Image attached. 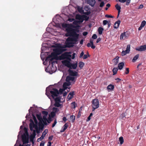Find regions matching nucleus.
Segmentation results:
<instances>
[{"label": "nucleus", "mask_w": 146, "mask_h": 146, "mask_svg": "<svg viewBox=\"0 0 146 146\" xmlns=\"http://www.w3.org/2000/svg\"><path fill=\"white\" fill-rule=\"evenodd\" d=\"M124 66V63L123 62L120 63L118 65V67L119 69L121 70L123 68Z\"/></svg>", "instance_id": "23"}, {"label": "nucleus", "mask_w": 146, "mask_h": 146, "mask_svg": "<svg viewBox=\"0 0 146 146\" xmlns=\"http://www.w3.org/2000/svg\"><path fill=\"white\" fill-rule=\"evenodd\" d=\"M53 51L56 53H58L60 51V50L59 49H54Z\"/></svg>", "instance_id": "53"}, {"label": "nucleus", "mask_w": 146, "mask_h": 146, "mask_svg": "<svg viewBox=\"0 0 146 146\" xmlns=\"http://www.w3.org/2000/svg\"><path fill=\"white\" fill-rule=\"evenodd\" d=\"M52 110L53 111V112H55V113L59 111V110L58 108L55 107H53L52 108Z\"/></svg>", "instance_id": "37"}, {"label": "nucleus", "mask_w": 146, "mask_h": 146, "mask_svg": "<svg viewBox=\"0 0 146 146\" xmlns=\"http://www.w3.org/2000/svg\"><path fill=\"white\" fill-rule=\"evenodd\" d=\"M29 134L27 131L22 136V140L23 144L27 143L29 142Z\"/></svg>", "instance_id": "5"}, {"label": "nucleus", "mask_w": 146, "mask_h": 146, "mask_svg": "<svg viewBox=\"0 0 146 146\" xmlns=\"http://www.w3.org/2000/svg\"><path fill=\"white\" fill-rule=\"evenodd\" d=\"M50 114L52 117H53L55 115V113L54 112H52Z\"/></svg>", "instance_id": "58"}, {"label": "nucleus", "mask_w": 146, "mask_h": 146, "mask_svg": "<svg viewBox=\"0 0 146 146\" xmlns=\"http://www.w3.org/2000/svg\"><path fill=\"white\" fill-rule=\"evenodd\" d=\"M77 62H76L75 64H72L70 63V68H69L70 69H71L72 68L74 69H76L77 66Z\"/></svg>", "instance_id": "17"}, {"label": "nucleus", "mask_w": 146, "mask_h": 146, "mask_svg": "<svg viewBox=\"0 0 146 146\" xmlns=\"http://www.w3.org/2000/svg\"><path fill=\"white\" fill-rule=\"evenodd\" d=\"M66 31L68 33H70L72 37H69L66 39V45L67 47L68 48L72 47L74 46L73 44L76 43V42L78 38L79 35L75 33L68 32V31Z\"/></svg>", "instance_id": "1"}, {"label": "nucleus", "mask_w": 146, "mask_h": 146, "mask_svg": "<svg viewBox=\"0 0 146 146\" xmlns=\"http://www.w3.org/2000/svg\"><path fill=\"white\" fill-rule=\"evenodd\" d=\"M38 119L39 120V126L40 127H42L43 128L44 127V124L42 123V118L40 114H37L36 115Z\"/></svg>", "instance_id": "9"}, {"label": "nucleus", "mask_w": 146, "mask_h": 146, "mask_svg": "<svg viewBox=\"0 0 146 146\" xmlns=\"http://www.w3.org/2000/svg\"><path fill=\"white\" fill-rule=\"evenodd\" d=\"M30 123L29 124V128L31 131H32L33 130V128H34L36 129H38V124H35L33 120L32 119H30Z\"/></svg>", "instance_id": "6"}, {"label": "nucleus", "mask_w": 146, "mask_h": 146, "mask_svg": "<svg viewBox=\"0 0 146 146\" xmlns=\"http://www.w3.org/2000/svg\"><path fill=\"white\" fill-rule=\"evenodd\" d=\"M74 95V92H70L68 95V96L69 97L70 96L72 97H73V95Z\"/></svg>", "instance_id": "45"}, {"label": "nucleus", "mask_w": 146, "mask_h": 146, "mask_svg": "<svg viewBox=\"0 0 146 146\" xmlns=\"http://www.w3.org/2000/svg\"><path fill=\"white\" fill-rule=\"evenodd\" d=\"M114 88V85L110 84V91L112 90H113Z\"/></svg>", "instance_id": "43"}, {"label": "nucleus", "mask_w": 146, "mask_h": 146, "mask_svg": "<svg viewBox=\"0 0 146 146\" xmlns=\"http://www.w3.org/2000/svg\"><path fill=\"white\" fill-rule=\"evenodd\" d=\"M70 119L72 122H74L75 120V117L73 115H71L70 116Z\"/></svg>", "instance_id": "34"}, {"label": "nucleus", "mask_w": 146, "mask_h": 146, "mask_svg": "<svg viewBox=\"0 0 146 146\" xmlns=\"http://www.w3.org/2000/svg\"><path fill=\"white\" fill-rule=\"evenodd\" d=\"M92 111L99 107V101L98 99H95L93 100L92 102Z\"/></svg>", "instance_id": "4"}, {"label": "nucleus", "mask_w": 146, "mask_h": 146, "mask_svg": "<svg viewBox=\"0 0 146 146\" xmlns=\"http://www.w3.org/2000/svg\"><path fill=\"white\" fill-rule=\"evenodd\" d=\"M35 137V136H34V135H31L29 137L30 141L32 142L33 143H34L33 139Z\"/></svg>", "instance_id": "28"}, {"label": "nucleus", "mask_w": 146, "mask_h": 146, "mask_svg": "<svg viewBox=\"0 0 146 146\" xmlns=\"http://www.w3.org/2000/svg\"><path fill=\"white\" fill-rule=\"evenodd\" d=\"M72 57L71 55L69 54L68 53L65 52L62 54L58 57V59L62 60L66 59L69 61L71 60V58Z\"/></svg>", "instance_id": "2"}, {"label": "nucleus", "mask_w": 146, "mask_h": 146, "mask_svg": "<svg viewBox=\"0 0 146 146\" xmlns=\"http://www.w3.org/2000/svg\"><path fill=\"white\" fill-rule=\"evenodd\" d=\"M70 61H69L67 60H65L62 61V63L65 66L68 68H70Z\"/></svg>", "instance_id": "13"}, {"label": "nucleus", "mask_w": 146, "mask_h": 146, "mask_svg": "<svg viewBox=\"0 0 146 146\" xmlns=\"http://www.w3.org/2000/svg\"><path fill=\"white\" fill-rule=\"evenodd\" d=\"M55 56V54L54 52H52L50 55H49L46 58V60H49V63L52 62V61L54 59V58H52V57L54 56Z\"/></svg>", "instance_id": "10"}, {"label": "nucleus", "mask_w": 146, "mask_h": 146, "mask_svg": "<svg viewBox=\"0 0 146 146\" xmlns=\"http://www.w3.org/2000/svg\"><path fill=\"white\" fill-rule=\"evenodd\" d=\"M49 92L53 99H54L55 97L58 96L59 94V92L58 89L55 88L49 89Z\"/></svg>", "instance_id": "3"}, {"label": "nucleus", "mask_w": 146, "mask_h": 146, "mask_svg": "<svg viewBox=\"0 0 146 146\" xmlns=\"http://www.w3.org/2000/svg\"><path fill=\"white\" fill-rule=\"evenodd\" d=\"M45 143L44 141H42L40 143L39 146H44Z\"/></svg>", "instance_id": "56"}, {"label": "nucleus", "mask_w": 146, "mask_h": 146, "mask_svg": "<svg viewBox=\"0 0 146 146\" xmlns=\"http://www.w3.org/2000/svg\"><path fill=\"white\" fill-rule=\"evenodd\" d=\"M104 3L103 1L100 4V7H102L104 5Z\"/></svg>", "instance_id": "51"}, {"label": "nucleus", "mask_w": 146, "mask_h": 146, "mask_svg": "<svg viewBox=\"0 0 146 146\" xmlns=\"http://www.w3.org/2000/svg\"><path fill=\"white\" fill-rule=\"evenodd\" d=\"M121 21L119 20H118L116 21L114 25V27L115 28H118L119 26Z\"/></svg>", "instance_id": "18"}, {"label": "nucleus", "mask_w": 146, "mask_h": 146, "mask_svg": "<svg viewBox=\"0 0 146 146\" xmlns=\"http://www.w3.org/2000/svg\"><path fill=\"white\" fill-rule=\"evenodd\" d=\"M103 25H105L108 23V27H110V24L108 23V21L107 20H104L103 21Z\"/></svg>", "instance_id": "35"}, {"label": "nucleus", "mask_w": 146, "mask_h": 146, "mask_svg": "<svg viewBox=\"0 0 146 146\" xmlns=\"http://www.w3.org/2000/svg\"><path fill=\"white\" fill-rule=\"evenodd\" d=\"M103 30V29L101 27H99L98 29V31L99 34L100 35H101L102 34V31Z\"/></svg>", "instance_id": "30"}, {"label": "nucleus", "mask_w": 146, "mask_h": 146, "mask_svg": "<svg viewBox=\"0 0 146 146\" xmlns=\"http://www.w3.org/2000/svg\"><path fill=\"white\" fill-rule=\"evenodd\" d=\"M70 82H64L63 84V87L65 90L66 89L67 86H70Z\"/></svg>", "instance_id": "22"}, {"label": "nucleus", "mask_w": 146, "mask_h": 146, "mask_svg": "<svg viewBox=\"0 0 146 146\" xmlns=\"http://www.w3.org/2000/svg\"><path fill=\"white\" fill-rule=\"evenodd\" d=\"M116 8L117 10H119L121 9V7L120 6L118 5V4H117L115 5Z\"/></svg>", "instance_id": "41"}, {"label": "nucleus", "mask_w": 146, "mask_h": 146, "mask_svg": "<svg viewBox=\"0 0 146 146\" xmlns=\"http://www.w3.org/2000/svg\"><path fill=\"white\" fill-rule=\"evenodd\" d=\"M82 34L83 36H86L88 34V33L87 32H84Z\"/></svg>", "instance_id": "60"}, {"label": "nucleus", "mask_w": 146, "mask_h": 146, "mask_svg": "<svg viewBox=\"0 0 146 146\" xmlns=\"http://www.w3.org/2000/svg\"><path fill=\"white\" fill-rule=\"evenodd\" d=\"M146 24V22L145 21H143L141 23L140 25L142 26L143 27H144L145 25Z\"/></svg>", "instance_id": "36"}, {"label": "nucleus", "mask_w": 146, "mask_h": 146, "mask_svg": "<svg viewBox=\"0 0 146 146\" xmlns=\"http://www.w3.org/2000/svg\"><path fill=\"white\" fill-rule=\"evenodd\" d=\"M126 72H125V73L126 74H129V68H126Z\"/></svg>", "instance_id": "49"}, {"label": "nucleus", "mask_w": 146, "mask_h": 146, "mask_svg": "<svg viewBox=\"0 0 146 146\" xmlns=\"http://www.w3.org/2000/svg\"><path fill=\"white\" fill-rule=\"evenodd\" d=\"M74 18H69L68 19V21L70 22H72L74 21Z\"/></svg>", "instance_id": "57"}, {"label": "nucleus", "mask_w": 146, "mask_h": 146, "mask_svg": "<svg viewBox=\"0 0 146 146\" xmlns=\"http://www.w3.org/2000/svg\"><path fill=\"white\" fill-rule=\"evenodd\" d=\"M82 17L83 18H82L83 19V21L84 20H85L86 21H87L89 19V17L88 16H86V15H83Z\"/></svg>", "instance_id": "31"}, {"label": "nucleus", "mask_w": 146, "mask_h": 146, "mask_svg": "<svg viewBox=\"0 0 146 146\" xmlns=\"http://www.w3.org/2000/svg\"><path fill=\"white\" fill-rule=\"evenodd\" d=\"M52 143L50 141H48V143L47 146H51Z\"/></svg>", "instance_id": "64"}, {"label": "nucleus", "mask_w": 146, "mask_h": 146, "mask_svg": "<svg viewBox=\"0 0 146 146\" xmlns=\"http://www.w3.org/2000/svg\"><path fill=\"white\" fill-rule=\"evenodd\" d=\"M42 113L44 115V116H47L48 114V112L44 111H42Z\"/></svg>", "instance_id": "40"}, {"label": "nucleus", "mask_w": 146, "mask_h": 146, "mask_svg": "<svg viewBox=\"0 0 146 146\" xmlns=\"http://www.w3.org/2000/svg\"><path fill=\"white\" fill-rule=\"evenodd\" d=\"M126 5H128L130 3L131 0H126Z\"/></svg>", "instance_id": "48"}, {"label": "nucleus", "mask_w": 146, "mask_h": 146, "mask_svg": "<svg viewBox=\"0 0 146 146\" xmlns=\"http://www.w3.org/2000/svg\"><path fill=\"white\" fill-rule=\"evenodd\" d=\"M47 116H43V119L42 121H47V119L46 118Z\"/></svg>", "instance_id": "54"}, {"label": "nucleus", "mask_w": 146, "mask_h": 146, "mask_svg": "<svg viewBox=\"0 0 146 146\" xmlns=\"http://www.w3.org/2000/svg\"><path fill=\"white\" fill-rule=\"evenodd\" d=\"M79 23H80V21H75L74 20L73 23L74 24L76 25L78 24Z\"/></svg>", "instance_id": "44"}, {"label": "nucleus", "mask_w": 146, "mask_h": 146, "mask_svg": "<svg viewBox=\"0 0 146 146\" xmlns=\"http://www.w3.org/2000/svg\"><path fill=\"white\" fill-rule=\"evenodd\" d=\"M95 0H88V3L92 7H93L95 3Z\"/></svg>", "instance_id": "19"}, {"label": "nucleus", "mask_w": 146, "mask_h": 146, "mask_svg": "<svg viewBox=\"0 0 146 146\" xmlns=\"http://www.w3.org/2000/svg\"><path fill=\"white\" fill-rule=\"evenodd\" d=\"M79 67L82 68L83 67L84 65V63L82 62H80L79 63Z\"/></svg>", "instance_id": "26"}, {"label": "nucleus", "mask_w": 146, "mask_h": 146, "mask_svg": "<svg viewBox=\"0 0 146 146\" xmlns=\"http://www.w3.org/2000/svg\"><path fill=\"white\" fill-rule=\"evenodd\" d=\"M84 55V53L83 51H82L80 54V58H81Z\"/></svg>", "instance_id": "61"}, {"label": "nucleus", "mask_w": 146, "mask_h": 146, "mask_svg": "<svg viewBox=\"0 0 146 146\" xmlns=\"http://www.w3.org/2000/svg\"><path fill=\"white\" fill-rule=\"evenodd\" d=\"M139 56V54H138L135 56L132 60V62H135L138 58Z\"/></svg>", "instance_id": "24"}, {"label": "nucleus", "mask_w": 146, "mask_h": 146, "mask_svg": "<svg viewBox=\"0 0 146 146\" xmlns=\"http://www.w3.org/2000/svg\"><path fill=\"white\" fill-rule=\"evenodd\" d=\"M68 125L67 124V123H66L63 126V127L61 130L60 132H63L64 131L67 129L68 127Z\"/></svg>", "instance_id": "21"}, {"label": "nucleus", "mask_w": 146, "mask_h": 146, "mask_svg": "<svg viewBox=\"0 0 146 146\" xmlns=\"http://www.w3.org/2000/svg\"><path fill=\"white\" fill-rule=\"evenodd\" d=\"M118 70V69L117 68H114L112 70V71L113 72V75H115L117 73V71Z\"/></svg>", "instance_id": "27"}, {"label": "nucleus", "mask_w": 146, "mask_h": 146, "mask_svg": "<svg viewBox=\"0 0 146 146\" xmlns=\"http://www.w3.org/2000/svg\"><path fill=\"white\" fill-rule=\"evenodd\" d=\"M56 123H57L56 120V119L54 120V123L52 125V127H54L55 126V125H56Z\"/></svg>", "instance_id": "52"}, {"label": "nucleus", "mask_w": 146, "mask_h": 146, "mask_svg": "<svg viewBox=\"0 0 146 146\" xmlns=\"http://www.w3.org/2000/svg\"><path fill=\"white\" fill-rule=\"evenodd\" d=\"M129 36V32L128 31L124 32L121 33L119 37L120 40H124L125 38H128Z\"/></svg>", "instance_id": "7"}, {"label": "nucleus", "mask_w": 146, "mask_h": 146, "mask_svg": "<svg viewBox=\"0 0 146 146\" xmlns=\"http://www.w3.org/2000/svg\"><path fill=\"white\" fill-rule=\"evenodd\" d=\"M68 72L69 73V75L71 76H76L78 74V72H77L75 71H73L72 70H71L70 69H69L68 70Z\"/></svg>", "instance_id": "11"}, {"label": "nucleus", "mask_w": 146, "mask_h": 146, "mask_svg": "<svg viewBox=\"0 0 146 146\" xmlns=\"http://www.w3.org/2000/svg\"><path fill=\"white\" fill-rule=\"evenodd\" d=\"M48 132V130L45 129L42 133V135L40 137L39 139H40V140H42L45 137L46 134H47Z\"/></svg>", "instance_id": "16"}, {"label": "nucleus", "mask_w": 146, "mask_h": 146, "mask_svg": "<svg viewBox=\"0 0 146 146\" xmlns=\"http://www.w3.org/2000/svg\"><path fill=\"white\" fill-rule=\"evenodd\" d=\"M127 53H128L127 52H126V50H123L121 52V54L123 56H124Z\"/></svg>", "instance_id": "42"}, {"label": "nucleus", "mask_w": 146, "mask_h": 146, "mask_svg": "<svg viewBox=\"0 0 146 146\" xmlns=\"http://www.w3.org/2000/svg\"><path fill=\"white\" fill-rule=\"evenodd\" d=\"M53 136L51 135L48 137V140L49 141H52L53 139Z\"/></svg>", "instance_id": "46"}, {"label": "nucleus", "mask_w": 146, "mask_h": 146, "mask_svg": "<svg viewBox=\"0 0 146 146\" xmlns=\"http://www.w3.org/2000/svg\"><path fill=\"white\" fill-rule=\"evenodd\" d=\"M55 102H59L60 101V98L59 97H57L55 99Z\"/></svg>", "instance_id": "39"}, {"label": "nucleus", "mask_w": 146, "mask_h": 146, "mask_svg": "<svg viewBox=\"0 0 146 146\" xmlns=\"http://www.w3.org/2000/svg\"><path fill=\"white\" fill-rule=\"evenodd\" d=\"M64 90L60 88L59 90V93H60L61 94H62L64 91Z\"/></svg>", "instance_id": "55"}, {"label": "nucleus", "mask_w": 146, "mask_h": 146, "mask_svg": "<svg viewBox=\"0 0 146 146\" xmlns=\"http://www.w3.org/2000/svg\"><path fill=\"white\" fill-rule=\"evenodd\" d=\"M74 79L75 78L74 77L68 76L66 77V81L67 82H70L69 81H74V82L73 84H74V82H75V80H74Z\"/></svg>", "instance_id": "14"}, {"label": "nucleus", "mask_w": 146, "mask_h": 146, "mask_svg": "<svg viewBox=\"0 0 146 146\" xmlns=\"http://www.w3.org/2000/svg\"><path fill=\"white\" fill-rule=\"evenodd\" d=\"M97 36L96 34H94L92 36V38L94 39H96L97 38Z\"/></svg>", "instance_id": "50"}, {"label": "nucleus", "mask_w": 146, "mask_h": 146, "mask_svg": "<svg viewBox=\"0 0 146 146\" xmlns=\"http://www.w3.org/2000/svg\"><path fill=\"white\" fill-rule=\"evenodd\" d=\"M106 6L107 7L105 8V9L106 10H107L108 9V8L110 7V3H108L107 5Z\"/></svg>", "instance_id": "62"}, {"label": "nucleus", "mask_w": 146, "mask_h": 146, "mask_svg": "<svg viewBox=\"0 0 146 146\" xmlns=\"http://www.w3.org/2000/svg\"><path fill=\"white\" fill-rule=\"evenodd\" d=\"M119 58V57L117 56L112 60V62L114 63V64L116 65L118 63Z\"/></svg>", "instance_id": "20"}, {"label": "nucleus", "mask_w": 146, "mask_h": 146, "mask_svg": "<svg viewBox=\"0 0 146 146\" xmlns=\"http://www.w3.org/2000/svg\"><path fill=\"white\" fill-rule=\"evenodd\" d=\"M54 106L55 107H59L60 106L61 104H60L59 102H55Z\"/></svg>", "instance_id": "32"}, {"label": "nucleus", "mask_w": 146, "mask_h": 146, "mask_svg": "<svg viewBox=\"0 0 146 146\" xmlns=\"http://www.w3.org/2000/svg\"><path fill=\"white\" fill-rule=\"evenodd\" d=\"M65 35L66 36H71V35L70 34V33H68L67 32V33Z\"/></svg>", "instance_id": "63"}, {"label": "nucleus", "mask_w": 146, "mask_h": 146, "mask_svg": "<svg viewBox=\"0 0 146 146\" xmlns=\"http://www.w3.org/2000/svg\"><path fill=\"white\" fill-rule=\"evenodd\" d=\"M66 31H68V32H71L72 33H77L79 32V30L78 29H72L70 28H67L66 29Z\"/></svg>", "instance_id": "8"}, {"label": "nucleus", "mask_w": 146, "mask_h": 146, "mask_svg": "<svg viewBox=\"0 0 146 146\" xmlns=\"http://www.w3.org/2000/svg\"><path fill=\"white\" fill-rule=\"evenodd\" d=\"M119 141H120V144H122L124 142V139L122 137H120L119 138Z\"/></svg>", "instance_id": "29"}, {"label": "nucleus", "mask_w": 146, "mask_h": 146, "mask_svg": "<svg viewBox=\"0 0 146 146\" xmlns=\"http://www.w3.org/2000/svg\"><path fill=\"white\" fill-rule=\"evenodd\" d=\"M130 45L129 44H128L127 45L126 49V51L128 53L129 52L130 50Z\"/></svg>", "instance_id": "33"}, {"label": "nucleus", "mask_w": 146, "mask_h": 146, "mask_svg": "<svg viewBox=\"0 0 146 146\" xmlns=\"http://www.w3.org/2000/svg\"><path fill=\"white\" fill-rule=\"evenodd\" d=\"M46 94L48 96H49L50 95V94L49 92V91H47V90H46Z\"/></svg>", "instance_id": "47"}, {"label": "nucleus", "mask_w": 146, "mask_h": 146, "mask_svg": "<svg viewBox=\"0 0 146 146\" xmlns=\"http://www.w3.org/2000/svg\"><path fill=\"white\" fill-rule=\"evenodd\" d=\"M136 50L139 51H142L146 50V45H142L140 47L135 48Z\"/></svg>", "instance_id": "12"}, {"label": "nucleus", "mask_w": 146, "mask_h": 146, "mask_svg": "<svg viewBox=\"0 0 146 146\" xmlns=\"http://www.w3.org/2000/svg\"><path fill=\"white\" fill-rule=\"evenodd\" d=\"M87 46L88 47H91L92 49H94L95 48V46L93 44H91L89 43H88Z\"/></svg>", "instance_id": "25"}, {"label": "nucleus", "mask_w": 146, "mask_h": 146, "mask_svg": "<svg viewBox=\"0 0 146 146\" xmlns=\"http://www.w3.org/2000/svg\"><path fill=\"white\" fill-rule=\"evenodd\" d=\"M71 104L72 105V106L74 108H75V103L74 102L72 103Z\"/></svg>", "instance_id": "59"}, {"label": "nucleus", "mask_w": 146, "mask_h": 146, "mask_svg": "<svg viewBox=\"0 0 146 146\" xmlns=\"http://www.w3.org/2000/svg\"><path fill=\"white\" fill-rule=\"evenodd\" d=\"M125 113H123L120 115V118L121 119H123L125 117Z\"/></svg>", "instance_id": "38"}, {"label": "nucleus", "mask_w": 146, "mask_h": 146, "mask_svg": "<svg viewBox=\"0 0 146 146\" xmlns=\"http://www.w3.org/2000/svg\"><path fill=\"white\" fill-rule=\"evenodd\" d=\"M82 15H80L77 14L76 16V19L79 20L80 23H82L83 22V19L82 18L83 17Z\"/></svg>", "instance_id": "15"}]
</instances>
